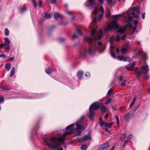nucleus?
Returning <instances> with one entry per match:
<instances>
[{
  "label": "nucleus",
  "mask_w": 150,
  "mask_h": 150,
  "mask_svg": "<svg viewBox=\"0 0 150 150\" xmlns=\"http://www.w3.org/2000/svg\"><path fill=\"white\" fill-rule=\"evenodd\" d=\"M130 117L131 115L129 112L127 113V114L125 115V117L127 121H128L129 120Z\"/></svg>",
  "instance_id": "nucleus-22"
},
{
  "label": "nucleus",
  "mask_w": 150,
  "mask_h": 150,
  "mask_svg": "<svg viewBox=\"0 0 150 150\" xmlns=\"http://www.w3.org/2000/svg\"><path fill=\"white\" fill-rule=\"evenodd\" d=\"M88 3V6L93 9L92 14L94 15L95 17L93 19L92 22L90 26V28L92 29L90 37H86L84 38V40L92 44L89 48L88 52L90 54H92L95 53L97 50L100 52H102L105 48V44L102 43L100 42H99L97 44H96V40L100 39L103 35V31L101 29H100L98 32H96L97 26L96 25V19L98 17V21H100L102 17L104 10L103 7L100 6V11L101 13L99 15L98 14L99 12L96 8L95 0H89Z\"/></svg>",
  "instance_id": "nucleus-1"
},
{
  "label": "nucleus",
  "mask_w": 150,
  "mask_h": 150,
  "mask_svg": "<svg viewBox=\"0 0 150 150\" xmlns=\"http://www.w3.org/2000/svg\"><path fill=\"white\" fill-rule=\"evenodd\" d=\"M90 114L89 115V117L91 120L93 119V116L94 114V111L91 110V111H89Z\"/></svg>",
  "instance_id": "nucleus-16"
},
{
  "label": "nucleus",
  "mask_w": 150,
  "mask_h": 150,
  "mask_svg": "<svg viewBox=\"0 0 150 150\" xmlns=\"http://www.w3.org/2000/svg\"><path fill=\"white\" fill-rule=\"evenodd\" d=\"M145 13H144L142 15V18L144 19L145 17Z\"/></svg>",
  "instance_id": "nucleus-59"
},
{
  "label": "nucleus",
  "mask_w": 150,
  "mask_h": 150,
  "mask_svg": "<svg viewBox=\"0 0 150 150\" xmlns=\"http://www.w3.org/2000/svg\"><path fill=\"white\" fill-rule=\"evenodd\" d=\"M45 71L46 73L48 74H50L52 72V70L50 68L46 69L45 70Z\"/></svg>",
  "instance_id": "nucleus-24"
},
{
  "label": "nucleus",
  "mask_w": 150,
  "mask_h": 150,
  "mask_svg": "<svg viewBox=\"0 0 150 150\" xmlns=\"http://www.w3.org/2000/svg\"><path fill=\"white\" fill-rule=\"evenodd\" d=\"M115 118L117 121V124L118 125L119 124V120L118 116H116Z\"/></svg>",
  "instance_id": "nucleus-43"
},
{
  "label": "nucleus",
  "mask_w": 150,
  "mask_h": 150,
  "mask_svg": "<svg viewBox=\"0 0 150 150\" xmlns=\"http://www.w3.org/2000/svg\"><path fill=\"white\" fill-rule=\"evenodd\" d=\"M1 88L4 90H8V88L5 86H3L1 87Z\"/></svg>",
  "instance_id": "nucleus-47"
},
{
  "label": "nucleus",
  "mask_w": 150,
  "mask_h": 150,
  "mask_svg": "<svg viewBox=\"0 0 150 150\" xmlns=\"http://www.w3.org/2000/svg\"><path fill=\"white\" fill-rule=\"evenodd\" d=\"M112 91V90L111 89H110L108 91V94L110 96H111V93Z\"/></svg>",
  "instance_id": "nucleus-39"
},
{
  "label": "nucleus",
  "mask_w": 150,
  "mask_h": 150,
  "mask_svg": "<svg viewBox=\"0 0 150 150\" xmlns=\"http://www.w3.org/2000/svg\"><path fill=\"white\" fill-rule=\"evenodd\" d=\"M105 131L107 132L108 133H110V131H109L108 130V129L107 128H105Z\"/></svg>",
  "instance_id": "nucleus-60"
},
{
  "label": "nucleus",
  "mask_w": 150,
  "mask_h": 150,
  "mask_svg": "<svg viewBox=\"0 0 150 150\" xmlns=\"http://www.w3.org/2000/svg\"><path fill=\"white\" fill-rule=\"evenodd\" d=\"M135 62H134L131 64L130 66L129 67H126V69L128 71H131L133 70V68L135 64Z\"/></svg>",
  "instance_id": "nucleus-11"
},
{
  "label": "nucleus",
  "mask_w": 150,
  "mask_h": 150,
  "mask_svg": "<svg viewBox=\"0 0 150 150\" xmlns=\"http://www.w3.org/2000/svg\"><path fill=\"white\" fill-rule=\"evenodd\" d=\"M82 35V33L81 31L79 29L77 30L75 33L73 35V37L74 38H77L79 36Z\"/></svg>",
  "instance_id": "nucleus-10"
},
{
  "label": "nucleus",
  "mask_w": 150,
  "mask_h": 150,
  "mask_svg": "<svg viewBox=\"0 0 150 150\" xmlns=\"http://www.w3.org/2000/svg\"><path fill=\"white\" fill-rule=\"evenodd\" d=\"M15 73V69L14 67H13L11 70V73L9 76L10 77H12L13 75Z\"/></svg>",
  "instance_id": "nucleus-21"
},
{
  "label": "nucleus",
  "mask_w": 150,
  "mask_h": 150,
  "mask_svg": "<svg viewBox=\"0 0 150 150\" xmlns=\"http://www.w3.org/2000/svg\"><path fill=\"white\" fill-rule=\"evenodd\" d=\"M144 74V78L145 79H148L149 78V76L147 74Z\"/></svg>",
  "instance_id": "nucleus-36"
},
{
  "label": "nucleus",
  "mask_w": 150,
  "mask_h": 150,
  "mask_svg": "<svg viewBox=\"0 0 150 150\" xmlns=\"http://www.w3.org/2000/svg\"><path fill=\"white\" fill-rule=\"evenodd\" d=\"M100 108L102 112H104L106 111V108L105 106L103 105L101 103V105H100V106L99 107Z\"/></svg>",
  "instance_id": "nucleus-19"
},
{
  "label": "nucleus",
  "mask_w": 150,
  "mask_h": 150,
  "mask_svg": "<svg viewBox=\"0 0 150 150\" xmlns=\"http://www.w3.org/2000/svg\"><path fill=\"white\" fill-rule=\"evenodd\" d=\"M115 38L113 36H111L110 39V41L111 44H112Z\"/></svg>",
  "instance_id": "nucleus-29"
},
{
  "label": "nucleus",
  "mask_w": 150,
  "mask_h": 150,
  "mask_svg": "<svg viewBox=\"0 0 150 150\" xmlns=\"http://www.w3.org/2000/svg\"><path fill=\"white\" fill-rule=\"evenodd\" d=\"M5 47H4V48L6 49V50H9L10 49V43H5Z\"/></svg>",
  "instance_id": "nucleus-25"
},
{
  "label": "nucleus",
  "mask_w": 150,
  "mask_h": 150,
  "mask_svg": "<svg viewBox=\"0 0 150 150\" xmlns=\"http://www.w3.org/2000/svg\"><path fill=\"white\" fill-rule=\"evenodd\" d=\"M90 76V74L89 72H87L86 74H85V76L86 77H89Z\"/></svg>",
  "instance_id": "nucleus-53"
},
{
  "label": "nucleus",
  "mask_w": 150,
  "mask_h": 150,
  "mask_svg": "<svg viewBox=\"0 0 150 150\" xmlns=\"http://www.w3.org/2000/svg\"><path fill=\"white\" fill-rule=\"evenodd\" d=\"M87 145H84L81 146V149L82 150H86L87 149Z\"/></svg>",
  "instance_id": "nucleus-28"
},
{
  "label": "nucleus",
  "mask_w": 150,
  "mask_h": 150,
  "mask_svg": "<svg viewBox=\"0 0 150 150\" xmlns=\"http://www.w3.org/2000/svg\"><path fill=\"white\" fill-rule=\"evenodd\" d=\"M57 0H52L51 1L52 3L53 4H55L56 3Z\"/></svg>",
  "instance_id": "nucleus-57"
},
{
  "label": "nucleus",
  "mask_w": 150,
  "mask_h": 150,
  "mask_svg": "<svg viewBox=\"0 0 150 150\" xmlns=\"http://www.w3.org/2000/svg\"><path fill=\"white\" fill-rule=\"evenodd\" d=\"M118 15H114L112 16V17L114 18H117L118 17Z\"/></svg>",
  "instance_id": "nucleus-51"
},
{
  "label": "nucleus",
  "mask_w": 150,
  "mask_h": 150,
  "mask_svg": "<svg viewBox=\"0 0 150 150\" xmlns=\"http://www.w3.org/2000/svg\"><path fill=\"white\" fill-rule=\"evenodd\" d=\"M107 3L108 4H110L112 6L115 4V1L112 0H107Z\"/></svg>",
  "instance_id": "nucleus-17"
},
{
  "label": "nucleus",
  "mask_w": 150,
  "mask_h": 150,
  "mask_svg": "<svg viewBox=\"0 0 150 150\" xmlns=\"http://www.w3.org/2000/svg\"><path fill=\"white\" fill-rule=\"evenodd\" d=\"M138 23V21L137 20H135L134 21V24L135 26H136Z\"/></svg>",
  "instance_id": "nucleus-52"
},
{
  "label": "nucleus",
  "mask_w": 150,
  "mask_h": 150,
  "mask_svg": "<svg viewBox=\"0 0 150 150\" xmlns=\"http://www.w3.org/2000/svg\"><path fill=\"white\" fill-rule=\"evenodd\" d=\"M100 126H102L104 125H105V123L102 121V120L101 118H100Z\"/></svg>",
  "instance_id": "nucleus-33"
},
{
  "label": "nucleus",
  "mask_w": 150,
  "mask_h": 150,
  "mask_svg": "<svg viewBox=\"0 0 150 150\" xmlns=\"http://www.w3.org/2000/svg\"><path fill=\"white\" fill-rule=\"evenodd\" d=\"M136 26H134L133 28V31L131 33V34H133L135 32V30L136 29L137 27H136Z\"/></svg>",
  "instance_id": "nucleus-42"
},
{
  "label": "nucleus",
  "mask_w": 150,
  "mask_h": 150,
  "mask_svg": "<svg viewBox=\"0 0 150 150\" xmlns=\"http://www.w3.org/2000/svg\"><path fill=\"white\" fill-rule=\"evenodd\" d=\"M125 31V28L124 27H120L119 28L118 30H117V33H120L122 34L124 33Z\"/></svg>",
  "instance_id": "nucleus-13"
},
{
  "label": "nucleus",
  "mask_w": 150,
  "mask_h": 150,
  "mask_svg": "<svg viewBox=\"0 0 150 150\" xmlns=\"http://www.w3.org/2000/svg\"><path fill=\"white\" fill-rule=\"evenodd\" d=\"M125 47L122 48L121 50V51L123 54H124L128 50V49L129 47V45L127 44L125 45Z\"/></svg>",
  "instance_id": "nucleus-12"
},
{
  "label": "nucleus",
  "mask_w": 150,
  "mask_h": 150,
  "mask_svg": "<svg viewBox=\"0 0 150 150\" xmlns=\"http://www.w3.org/2000/svg\"><path fill=\"white\" fill-rule=\"evenodd\" d=\"M120 40V36L117 35V37L115 39V40L117 41H118Z\"/></svg>",
  "instance_id": "nucleus-46"
},
{
  "label": "nucleus",
  "mask_w": 150,
  "mask_h": 150,
  "mask_svg": "<svg viewBox=\"0 0 150 150\" xmlns=\"http://www.w3.org/2000/svg\"><path fill=\"white\" fill-rule=\"evenodd\" d=\"M0 57H5V55L4 54H2L0 55Z\"/></svg>",
  "instance_id": "nucleus-64"
},
{
  "label": "nucleus",
  "mask_w": 150,
  "mask_h": 150,
  "mask_svg": "<svg viewBox=\"0 0 150 150\" xmlns=\"http://www.w3.org/2000/svg\"><path fill=\"white\" fill-rule=\"evenodd\" d=\"M111 100V99L110 98H108V100L105 101V105L108 104V103H109Z\"/></svg>",
  "instance_id": "nucleus-38"
},
{
  "label": "nucleus",
  "mask_w": 150,
  "mask_h": 150,
  "mask_svg": "<svg viewBox=\"0 0 150 150\" xmlns=\"http://www.w3.org/2000/svg\"><path fill=\"white\" fill-rule=\"evenodd\" d=\"M31 1L33 3V4L35 7L36 8L37 6V3L35 0H31Z\"/></svg>",
  "instance_id": "nucleus-34"
},
{
  "label": "nucleus",
  "mask_w": 150,
  "mask_h": 150,
  "mask_svg": "<svg viewBox=\"0 0 150 150\" xmlns=\"http://www.w3.org/2000/svg\"><path fill=\"white\" fill-rule=\"evenodd\" d=\"M127 82V81L125 80H124L122 81L121 82V85L122 86H125L126 85L125 83Z\"/></svg>",
  "instance_id": "nucleus-32"
},
{
  "label": "nucleus",
  "mask_w": 150,
  "mask_h": 150,
  "mask_svg": "<svg viewBox=\"0 0 150 150\" xmlns=\"http://www.w3.org/2000/svg\"><path fill=\"white\" fill-rule=\"evenodd\" d=\"M133 19V17L132 16H128V19L129 21H132Z\"/></svg>",
  "instance_id": "nucleus-45"
},
{
  "label": "nucleus",
  "mask_w": 150,
  "mask_h": 150,
  "mask_svg": "<svg viewBox=\"0 0 150 150\" xmlns=\"http://www.w3.org/2000/svg\"><path fill=\"white\" fill-rule=\"evenodd\" d=\"M9 34V31L8 30V29L6 28L5 29V35L6 36H7Z\"/></svg>",
  "instance_id": "nucleus-35"
},
{
  "label": "nucleus",
  "mask_w": 150,
  "mask_h": 150,
  "mask_svg": "<svg viewBox=\"0 0 150 150\" xmlns=\"http://www.w3.org/2000/svg\"><path fill=\"white\" fill-rule=\"evenodd\" d=\"M118 79L120 81H122L123 79V77L122 76H120L119 77Z\"/></svg>",
  "instance_id": "nucleus-54"
},
{
  "label": "nucleus",
  "mask_w": 150,
  "mask_h": 150,
  "mask_svg": "<svg viewBox=\"0 0 150 150\" xmlns=\"http://www.w3.org/2000/svg\"><path fill=\"white\" fill-rule=\"evenodd\" d=\"M118 28L119 25L117 22L114 20L108 25L105 29V31L113 30L115 29H118Z\"/></svg>",
  "instance_id": "nucleus-4"
},
{
  "label": "nucleus",
  "mask_w": 150,
  "mask_h": 150,
  "mask_svg": "<svg viewBox=\"0 0 150 150\" xmlns=\"http://www.w3.org/2000/svg\"><path fill=\"white\" fill-rule=\"evenodd\" d=\"M4 46H5V44H1L0 45V47L1 48H2L4 47Z\"/></svg>",
  "instance_id": "nucleus-61"
},
{
  "label": "nucleus",
  "mask_w": 150,
  "mask_h": 150,
  "mask_svg": "<svg viewBox=\"0 0 150 150\" xmlns=\"http://www.w3.org/2000/svg\"><path fill=\"white\" fill-rule=\"evenodd\" d=\"M4 102V98L2 96L0 95V103Z\"/></svg>",
  "instance_id": "nucleus-41"
},
{
  "label": "nucleus",
  "mask_w": 150,
  "mask_h": 150,
  "mask_svg": "<svg viewBox=\"0 0 150 150\" xmlns=\"http://www.w3.org/2000/svg\"><path fill=\"white\" fill-rule=\"evenodd\" d=\"M111 55L114 58H116V57L115 56V53L112 52L111 53Z\"/></svg>",
  "instance_id": "nucleus-44"
},
{
  "label": "nucleus",
  "mask_w": 150,
  "mask_h": 150,
  "mask_svg": "<svg viewBox=\"0 0 150 150\" xmlns=\"http://www.w3.org/2000/svg\"><path fill=\"white\" fill-rule=\"evenodd\" d=\"M126 137V136L125 134H122L120 137V139L122 141H123Z\"/></svg>",
  "instance_id": "nucleus-31"
},
{
  "label": "nucleus",
  "mask_w": 150,
  "mask_h": 150,
  "mask_svg": "<svg viewBox=\"0 0 150 150\" xmlns=\"http://www.w3.org/2000/svg\"><path fill=\"white\" fill-rule=\"evenodd\" d=\"M130 61H131V60L128 57L125 58V59L124 60V62H125V61L130 62Z\"/></svg>",
  "instance_id": "nucleus-40"
},
{
  "label": "nucleus",
  "mask_w": 150,
  "mask_h": 150,
  "mask_svg": "<svg viewBox=\"0 0 150 150\" xmlns=\"http://www.w3.org/2000/svg\"><path fill=\"white\" fill-rule=\"evenodd\" d=\"M139 7H135L134 8L132 13V15H133L134 17L137 18L138 15L140 13Z\"/></svg>",
  "instance_id": "nucleus-7"
},
{
  "label": "nucleus",
  "mask_w": 150,
  "mask_h": 150,
  "mask_svg": "<svg viewBox=\"0 0 150 150\" xmlns=\"http://www.w3.org/2000/svg\"><path fill=\"white\" fill-rule=\"evenodd\" d=\"M126 35H123L121 38V39L122 40H124L126 39Z\"/></svg>",
  "instance_id": "nucleus-50"
},
{
  "label": "nucleus",
  "mask_w": 150,
  "mask_h": 150,
  "mask_svg": "<svg viewBox=\"0 0 150 150\" xmlns=\"http://www.w3.org/2000/svg\"><path fill=\"white\" fill-rule=\"evenodd\" d=\"M54 18L56 19H57L58 18H60L61 19L63 18L62 16H61L60 14L58 13H54Z\"/></svg>",
  "instance_id": "nucleus-14"
},
{
  "label": "nucleus",
  "mask_w": 150,
  "mask_h": 150,
  "mask_svg": "<svg viewBox=\"0 0 150 150\" xmlns=\"http://www.w3.org/2000/svg\"><path fill=\"white\" fill-rule=\"evenodd\" d=\"M77 76L80 79H82L83 76V72L81 71H79L77 74Z\"/></svg>",
  "instance_id": "nucleus-15"
},
{
  "label": "nucleus",
  "mask_w": 150,
  "mask_h": 150,
  "mask_svg": "<svg viewBox=\"0 0 150 150\" xmlns=\"http://www.w3.org/2000/svg\"><path fill=\"white\" fill-rule=\"evenodd\" d=\"M106 16L107 18H109L111 16V13L109 9H108L106 13Z\"/></svg>",
  "instance_id": "nucleus-20"
},
{
  "label": "nucleus",
  "mask_w": 150,
  "mask_h": 150,
  "mask_svg": "<svg viewBox=\"0 0 150 150\" xmlns=\"http://www.w3.org/2000/svg\"><path fill=\"white\" fill-rule=\"evenodd\" d=\"M5 43H10V42L8 38H6L5 39Z\"/></svg>",
  "instance_id": "nucleus-37"
},
{
  "label": "nucleus",
  "mask_w": 150,
  "mask_h": 150,
  "mask_svg": "<svg viewBox=\"0 0 150 150\" xmlns=\"http://www.w3.org/2000/svg\"><path fill=\"white\" fill-rule=\"evenodd\" d=\"M149 71L148 65L146 64L142 66L139 69L137 67L134 70V74L137 77L140 76L142 74H147Z\"/></svg>",
  "instance_id": "nucleus-3"
},
{
  "label": "nucleus",
  "mask_w": 150,
  "mask_h": 150,
  "mask_svg": "<svg viewBox=\"0 0 150 150\" xmlns=\"http://www.w3.org/2000/svg\"><path fill=\"white\" fill-rule=\"evenodd\" d=\"M138 55H140L144 59L146 60V54L145 53L143 52L142 51H139L135 53L134 54L135 56Z\"/></svg>",
  "instance_id": "nucleus-9"
},
{
  "label": "nucleus",
  "mask_w": 150,
  "mask_h": 150,
  "mask_svg": "<svg viewBox=\"0 0 150 150\" xmlns=\"http://www.w3.org/2000/svg\"><path fill=\"white\" fill-rule=\"evenodd\" d=\"M132 27V25L130 23L127 24L124 27L125 28V29L127 28H130Z\"/></svg>",
  "instance_id": "nucleus-30"
},
{
  "label": "nucleus",
  "mask_w": 150,
  "mask_h": 150,
  "mask_svg": "<svg viewBox=\"0 0 150 150\" xmlns=\"http://www.w3.org/2000/svg\"><path fill=\"white\" fill-rule=\"evenodd\" d=\"M8 59L10 61H13L14 60V57H11V58H9Z\"/></svg>",
  "instance_id": "nucleus-55"
},
{
  "label": "nucleus",
  "mask_w": 150,
  "mask_h": 150,
  "mask_svg": "<svg viewBox=\"0 0 150 150\" xmlns=\"http://www.w3.org/2000/svg\"><path fill=\"white\" fill-rule=\"evenodd\" d=\"M45 17L47 19H49L51 18V16L50 14L48 13H46L45 14Z\"/></svg>",
  "instance_id": "nucleus-26"
},
{
  "label": "nucleus",
  "mask_w": 150,
  "mask_h": 150,
  "mask_svg": "<svg viewBox=\"0 0 150 150\" xmlns=\"http://www.w3.org/2000/svg\"><path fill=\"white\" fill-rule=\"evenodd\" d=\"M117 59L120 61H124V60L125 59V57L124 56H118L117 57Z\"/></svg>",
  "instance_id": "nucleus-27"
},
{
  "label": "nucleus",
  "mask_w": 150,
  "mask_h": 150,
  "mask_svg": "<svg viewBox=\"0 0 150 150\" xmlns=\"http://www.w3.org/2000/svg\"><path fill=\"white\" fill-rule=\"evenodd\" d=\"M100 105H101V103H95L90 106L89 110L91 111V110H96L100 106Z\"/></svg>",
  "instance_id": "nucleus-6"
},
{
  "label": "nucleus",
  "mask_w": 150,
  "mask_h": 150,
  "mask_svg": "<svg viewBox=\"0 0 150 150\" xmlns=\"http://www.w3.org/2000/svg\"><path fill=\"white\" fill-rule=\"evenodd\" d=\"M112 123H105V126L108 128H110L111 127L112 125H113Z\"/></svg>",
  "instance_id": "nucleus-23"
},
{
  "label": "nucleus",
  "mask_w": 150,
  "mask_h": 150,
  "mask_svg": "<svg viewBox=\"0 0 150 150\" xmlns=\"http://www.w3.org/2000/svg\"><path fill=\"white\" fill-rule=\"evenodd\" d=\"M91 137L90 135V132H88L87 135H85L83 138H80L78 140L80 142H83L87 140H91Z\"/></svg>",
  "instance_id": "nucleus-5"
},
{
  "label": "nucleus",
  "mask_w": 150,
  "mask_h": 150,
  "mask_svg": "<svg viewBox=\"0 0 150 150\" xmlns=\"http://www.w3.org/2000/svg\"><path fill=\"white\" fill-rule=\"evenodd\" d=\"M115 48V46L113 45H112V44H111V46H110V48L111 49H114Z\"/></svg>",
  "instance_id": "nucleus-62"
},
{
  "label": "nucleus",
  "mask_w": 150,
  "mask_h": 150,
  "mask_svg": "<svg viewBox=\"0 0 150 150\" xmlns=\"http://www.w3.org/2000/svg\"><path fill=\"white\" fill-rule=\"evenodd\" d=\"M25 10V9L24 7H22L20 9V12H23Z\"/></svg>",
  "instance_id": "nucleus-48"
},
{
  "label": "nucleus",
  "mask_w": 150,
  "mask_h": 150,
  "mask_svg": "<svg viewBox=\"0 0 150 150\" xmlns=\"http://www.w3.org/2000/svg\"><path fill=\"white\" fill-rule=\"evenodd\" d=\"M5 66V68L8 71H9L11 69V64L9 63H6Z\"/></svg>",
  "instance_id": "nucleus-18"
},
{
  "label": "nucleus",
  "mask_w": 150,
  "mask_h": 150,
  "mask_svg": "<svg viewBox=\"0 0 150 150\" xmlns=\"http://www.w3.org/2000/svg\"><path fill=\"white\" fill-rule=\"evenodd\" d=\"M84 119V117L82 116L75 124H71L67 127L66 130L70 129V131L65 132L61 137L58 138L52 137L50 139H44L47 146L51 149H57L64 143V140L66 136L75 133L76 130L77 131L76 135L80 136L81 132L84 131L86 128V127L83 126L81 124Z\"/></svg>",
  "instance_id": "nucleus-2"
},
{
  "label": "nucleus",
  "mask_w": 150,
  "mask_h": 150,
  "mask_svg": "<svg viewBox=\"0 0 150 150\" xmlns=\"http://www.w3.org/2000/svg\"><path fill=\"white\" fill-rule=\"evenodd\" d=\"M109 145L108 143H106L100 145L99 148V150H107L109 147Z\"/></svg>",
  "instance_id": "nucleus-8"
},
{
  "label": "nucleus",
  "mask_w": 150,
  "mask_h": 150,
  "mask_svg": "<svg viewBox=\"0 0 150 150\" xmlns=\"http://www.w3.org/2000/svg\"><path fill=\"white\" fill-rule=\"evenodd\" d=\"M42 1H39L38 5L40 6H42Z\"/></svg>",
  "instance_id": "nucleus-56"
},
{
  "label": "nucleus",
  "mask_w": 150,
  "mask_h": 150,
  "mask_svg": "<svg viewBox=\"0 0 150 150\" xmlns=\"http://www.w3.org/2000/svg\"><path fill=\"white\" fill-rule=\"evenodd\" d=\"M136 100H137L136 97L135 96L133 98V100L132 102L134 104Z\"/></svg>",
  "instance_id": "nucleus-49"
},
{
  "label": "nucleus",
  "mask_w": 150,
  "mask_h": 150,
  "mask_svg": "<svg viewBox=\"0 0 150 150\" xmlns=\"http://www.w3.org/2000/svg\"><path fill=\"white\" fill-rule=\"evenodd\" d=\"M126 141H125L124 143L122 145V147H124L126 145Z\"/></svg>",
  "instance_id": "nucleus-63"
},
{
  "label": "nucleus",
  "mask_w": 150,
  "mask_h": 150,
  "mask_svg": "<svg viewBox=\"0 0 150 150\" xmlns=\"http://www.w3.org/2000/svg\"><path fill=\"white\" fill-rule=\"evenodd\" d=\"M116 52L117 54H118L119 53V49L118 47L116 48Z\"/></svg>",
  "instance_id": "nucleus-58"
}]
</instances>
